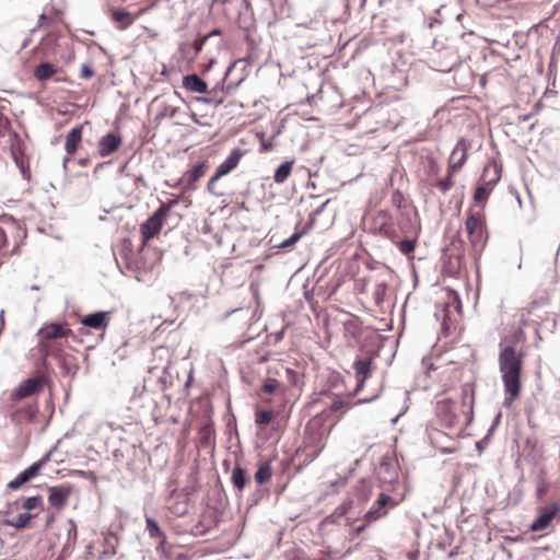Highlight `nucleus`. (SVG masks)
I'll use <instances>...</instances> for the list:
<instances>
[{"mask_svg":"<svg viewBox=\"0 0 560 560\" xmlns=\"http://www.w3.org/2000/svg\"><path fill=\"white\" fill-rule=\"evenodd\" d=\"M499 371L506 397L504 406H510L521 394L523 354L514 346L500 343L498 358Z\"/></svg>","mask_w":560,"mask_h":560,"instance_id":"obj_1","label":"nucleus"},{"mask_svg":"<svg viewBox=\"0 0 560 560\" xmlns=\"http://www.w3.org/2000/svg\"><path fill=\"white\" fill-rule=\"evenodd\" d=\"M405 499V487L398 485L389 488H382L377 499L372 506L366 511L364 520L368 524L373 523L385 515H387L390 509H394L400 504Z\"/></svg>","mask_w":560,"mask_h":560,"instance_id":"obj_2","label":"nucleus"},{"mask_svg":"<svg viewBox=\"0 0 560 560\" xmlns=\"http://www.w3.org/2000/svg\"><path fill=\"white\" fill-rule=\"evenodd\" d=\"M465 229L471 246L481 250L487 242L486 224L480 213H470L465 221Z\"/></svg>","mask_w":560,"mask_h":560,"instance_id":"obj_3","label":"nucleus"},{"mask_svg":"<svg viewBox=\"0 0 560 560\" xmlns=\"http://www.w3.org/2000/svg\"><path fill=\"white\" fill-rule=\"evenodd\" d=\"M436 411L447 427H454L460 418L459 405L450 398L438 401Z\"/></svg>","mask_w":560,"mask_h":560,"instance_id":"obj_4","label":"nucleus"},{"mask_svg":"<svg viewBox=\"0 0 560 560\" xmlns=\"http://www.w3.org/2000/svg\"><path fill=\"white\" fill-rule=\"evenodd\" d=\"M167 215L164 210H156L144 223L140 226V232L143 240L149 241L156 236L162 230Z\"/></svg>","mask_w":560,"mask_h":560,"instance_id":"obj_5","label":"nucleus"},{"mask_svg":"<svg viewBox=\"0 0 560 560\" xmlns=\"http://www.w3.org/2000/svg\"><path fill=\"white\" fill-rule=\"evenodd\" d=\"M374 229L393 243L397 242L398 235L387 212L381 211L377 213L374 218Z\"/></svg>","mask_w":560,"mask_h":560,"instance_id":"obj_6","label":"nucleus"},{"mask_svg":"<svg viewBox=\"0 0 560 560\" xmlns=\"http://www.w3.org/2000/svg\"><path fill=\"white\" fill-rule=\"evenodd\" d=\"M48 491H49V495H48L49 504L52 508L60 510L66 506L68 499L73 491V487L71 485L54 486V487H49Z\"/></svg>","mask_w":560,"mask_h":560,"instance_id":"obj_7","label":"nucleus"},{"mask_svg":"<svg viewBox=\"0 0 560 560\" xmlns=\"http://www.w3.org/2000/svg\"><path fill=\"white\" fill-rule=\"evenodd\" d=\"M44 385L42 377H32L23 381L12 394L14 400H20L38 393Z\"/></svg>","mask_w":560,"mask_h":560,"instance_id":"obj_8","label":"nucleus"},{"mask_svg":"<svg viewBox=\"0 0 560 560\" xmlns=\"http://www.w3.org/2000/svg\"><path fill=\"white\" fill-rule=\"evenodd\" d=\"M378 480L382 488L392 489L395 486L401 485L398 481V471L395 465L382 462L378 470Z\"/></svg>","mask_w":560,"mask_h":560,"instance_id":"obj_9","label":"nucleus"},{"mask_svg":"<svg viewBox=\"0 0 560 560\" xmlns=\"http://www.w3.org/2000/svg\"><path fill=\"white\" fill-rule=\"evenodd\" d=\"M560 506L557 503H553L544 510H541L539 516L532 523L530 529L533 532H541L545 530L552 522L555 516L559 513Z\"/></svg>","mask_w":560,"mask_h":560,"instance_id":"obj_10","label":"nucleus"},{"mask_svg":"<svg viewBox=\"0 0 560 560\" xmlns=\"http://www.w3.org/2000/svg\"><path fill=\"white\" fill-rule=\"evenodd\" d=\"M121 142V137L117 133L109 132L103 136L98 141V154L102 158L113 154L120 148Z\"/></svg>","mask_w":560,"mask_h":560,"instance_id":"obj_11","label":"nucleus"},{"mask_svg":"<svg viewBox=\"0 0 560 560\" xmlns=\"http://www.w3.org/2000/svg\"><path fill=\"white\" fill-rule=\"evenodd\" d=\"M71 334V330L63 324H48L38 330V336L43 340H51L67 337Z\"/></svg>","mask_w":560,"mask_h":560,"instance_id":"obj_12","label":"nucleus"},{"mask_svg":"<svg viewBox=\"0 0 560 560\" xmlns=\"http://www.w3.org/2000/svg\"><path fill=\"white\" fill-rule=\"evenodd\" d=\"M244 152L240 148H234L229 156L217 167V176H225L232 172L240 163Z\"/></svg>","mask_w":560,"mask_h":560,"instance_id":"obj_13","label":"nucleus"},{"mask_svg":"<svg viewBox=\"0 0 560 560\" xmlns=\"http://www.w3.org/2000/svg\"><path fill=\"white\" fill-rule=\"evenodd\" d=\"M57 448V445L50 450L47 454H45L38 462L33 463L30 467L24 469L18 476L26 483L32 478L36 477L40 469L49 462L54 451Z\"/></svg>","mask_w":560,"mask_h":560,"instance_id":"obj_14","label":"nucleus"},{"mask_svg":"<svg viewBox=\"0 0 560 560\" xmlns=\"http://www.w3.org/2000/svg\"><path fill=\"white\" fill-rule=\"evenodd\" d=\"M118 537L114 533H108L104 536L103 547L104 549L95 556L96 560H109L117 552Z\"/></svg>","mask_w":560,"mask_h":560,"instance_id":"obj_15","label":"nucleus"},{"mask_svg":"<svg viewBox=\"0 0 560 560\" xmlns=\"http://www.w3.org/2000/svg\"><path fill=\"white\" fill-rule=\"evenodd\" d=\"M81 324L94 329H105L109 324V316L107 312H95L84 316Z\"/></svg>","mask_w":560,"mask_h":560,"instance_id":"obj_16","label":"nucleus"},{"mask_svg":"<svg viewBox=\"0 0 560 560\" xmlns=\"http://www.w3.org/2000/svg\"><path fill=\"white\" fill-rule=\"evenodd\" d=\"M207 170V163L200 162L196 164L191 170L187 171L178 180L179 185H185L190 187L195 184L199 178H201Z\"/></svg>","mask_w":560,"mask_h":560,"instance_id":"obj_17","label":"nucleus"},{"mask_svg":"<svg viewBox=\"0 0 560 560\" xmlns=\"http://www.w3.org/2000/svg\"><path fill=\"white\" fill-rule=\"evenodd\" d=\"M467 149L463 141H459L451 153L448 167L451 171H458L465 163Z\"/></svg>","mask_w":560,"mask_h":560,"instance_id":"obj_18","label":"nucleus"},{"mask_svg":"<svg viewBox=\"0 0 560 560\" xmlns=\"http://www.w3.org/2000/svg\"><path fill=\"white\" fill-rule=\"evenodd\" d=\"M183 88L189 92L207 93L208 84L199 75L192 73L183 78Z\"/></svg>","mask_w":560,"mask_h":560,"instance_id":"obj_19","label":"nucleus"},{"mask_svg":"<svg viewBox=\"0 0 560 560\" xmlns=\"http://www.w3.org/2000/svg\"><path fill=\"white\" fill-rule=\"evenodd\" d=\"M81 139H82V127L77 126V127L72 128L66 137V142H65L66 152L68 154H73L75 152Z\"/></svg>","mask_w":560,"mask_h":560,"instance_id":"obj_20","label":"nucleus"},{"mask_svg":"<svg viewBox=\"0 0 560 560\" xmlns=\"http://www.w3.org/2000/svg\"><path fill=\"white\" fill-rule=\"evenodd\" d=\"M231 481L238 491H242L249 482V477L246 474V470L241 466H236L232 470Z\"/></svg>","mask_w":560,"mask_h":560,"instance_id":"obj_21","label":"nucleus"},{"mask_svg":"<svg viewBox=\"0 0 560 560\" xmlns=\"http://www.w3.org/2000/svg\"><path fill=\"white\" fill-rule=\"evenodd\" d=\"M372 362L370 359H359L353 363V369L360 376L358 388L362 386L370 374Z\"/></svg>","mask_w":560,"mask_h":560,"instance_id":"obj_22","label":"nucleus"},{"mask_svg":"<svg viewBox=\"0 0 560 560\" xmlns=\"http://www.w3.org/2000/svg\"><path fill=\"white\" fill-rule=\"evenodd\" d=\"M57 72V68L50 62H43L34 70V77L39 81L50 79Z\"/></svg>","mask_w":560,"mask_h":560,"instance_id":"obj_23","label":"nucleus"},{"mask_svg":"<svg viewBox=\"0 0 560 560\" xmlns=\"http://www.w3.org/2000/svg\"><path fill=\"white\" fill-rule=\"evenodd\" d=\"M293 161H285L280 164L273 175V179L277 184H282L287 180L292 171Z\"/></svg>","mask_w":560,"mask_h":560,"instance_id":"obj_24","label":"nucleus"},{"mask_svg":"<svg viewBox=\"0 0 560 560\" xmlns=\"http://www.w3.org/2000/svg\"><path fill=\"white\" fill-rule=\"evenodd\" d=\"M34 517L30 512L21 513L16 517L7 521V524L15 527L18 529H22L28 526L31 520Z\"/></svg>","mask_w":560,"mask_h":560,"instance_id":"obj_25","label":"nucleus"},{"mask_svg":"<svg viewBox=\"0 0 560 560\" xmlns=\"http://www.w3.org/2000/svg\"><path fill=\"white\" fill-rule=\"evenodd\" d=\"M272 476V469L269 464L260 465L255 472V480L259 485L267 483Z\"/></svg>","mask_w":560,"mask_h":560,"instance_id":"obj_26","label":"nucleus"},{"mask_svg":"<svg viewBox=\"0 0 560 560\" xmlns=\"http://www.w3.org/2000/svg\"><path fill=\"white\" fill-rule=\"evenodd\" d=\"M112 18L115 22L120 23V28L125 30L132 23V19L130 13L125 10H114L112 12Z\"/></svg>","mask_w":560,"mask_h":560,"instance_id":"obj_27","label":"nucleus"},{"mask_svg":"<svg viewBox=\"0 0 560 560\" xmlns=\"http://www.w3.org/2000/svg\"><path fill=\"white\" fill-rule=\"evenodd\" d=\"M387 289H388V284L385 281L377 282L374 285L373 298L377 305H381L384 302V300L386 298Z\"/></svg>","mask_w":560,"mask_h":560,"instance_id":"obj_28","label":"nucleus"},{"mask_svg":"<svg viewBox=\"0 0 560 560\" xmlns=\"http://www.w3.org/2000/svg\"><path fill=\"white\" fill-rule=\"evenodd\" d=\"M22 508L26 511L43 510V498L40 495H33L26 498L22 502Z\"/></svg>","mask_w":560,"mask_h":560,"instance_id":"obj_29","label":"nucleus"},{"mask_svg":"<svg viewBox=\"0 0 560 560\" xmlns=\"http://www.w3.org/2000/svg\"><path fill=\"white\" fill-rule=\"evenodd\" d=\"M145 530L150 538H155L162 535V530L155 520L152 517H145Z\"/></svg>","mask_w":560,"mask_h":560,"instance_id":"obj_30","label":"nucleus"},{"mask_svg":"<svg viewBox=\"0 0 560 560\" xmlns=\"http://www.w3.org/2000/svg\"><path fill=\"white\" fill-rule=\"evenodd\" d=\"M357 493L361 500H369L372 493V483L370 480H361L357 487Z\"/></svg>","mask_w":560,"mask_h":560,"instance_id":"obj_31","label":"nucleus"},{"mask_svg":"<svg viewBox=\"0 0 560 560\" xmlns=\"http://www.w3.org/2000/svg\"><path fill=\"white\" fill-rule=\"evenodd\" d=\"M281 383L273 377H267L261 386V390L266 394H273L280 389Z\"/></svg>","mask_w":560,"mask_h":560,"instance_id":"obj_32","label":"nucleus"},{"mask_svg":"<svg viewBox=\"0 0 560 560\" xmlns=\"http://www.w3.org/2000/svg\"><path fill=\"white\" fill-rule=\"evenodd\" d=\"M395 244H397L398 249L404 255H408V254L412 253L415 250V247H416V241L415 240H404V241H400V242L397 241Z\"/></svg>","mask_w":560,"mask_h":560,"instance_id":"obj_33","label":"nucleus"},{"mask_svg":"<svg viewBox=\"0 0 560 560\" xmlns=\"http://www.w3.org/2000/svg\"><path fill=\"white\" fill-rule=\"evenodd\" d=\"M454 172L455 171H451V168L448 167L447 176L438 183V187L440 188L441 191L446 192L454 186V182L452 179Z\"/></svg>","mask_w":560,"mask_h":560,"instance_id":"obj_34","label":"nucleus"},{"mask_svg":"<svg viewBox=\"0 0 560 560\" xmlns=\"http://www.w3.org/2000/svg\"><path fill=\"white\" fill-rule=\"evenodd\" d=\"M491 190H492L491 187L483 186V185L477 187V189L475 190V194H474V200L476 202L485 201L489 197Z\"/></svg>","mask_w":560,"mask_h":560,"instance_id":"obj_35","label":"nucleus"},{"mask_svg":"<svg viewBox=\"0 0 560 560\" xmlns=\"http://www.w3.org/2000/svg\"><path fill=\"white\" fill-rule=\"evenodd\" d=\"M273 412L271 410H259L256 412V423L267 424L272 420Z\"/></svg>","mask_w":560,"mask_h":560,"instance_id":"obj_36","label":"nucleus"},{"mask_svg":"<svg viewBox=\"0 0 560 560\" xmlns=\"http://www.w3.org/2000/svg\"><path fill=\"white\" fill-rule=\"evenodd\" d=\"M179 201V198L171 199L167 202H162L161 206L158 208L159 210H164L165 215H170L172 208H174Z\"/></svg>","mask_w":560,"mask_h":560,"instance_id":"obj_37","label":"nucleus"},{"mask_svg":"<svg viewBox=\"0 0 560 560\" xmlns=\"http://www.w3.org/2000/svg\"><path fill=\"white\" fill-rule=\"evenodd\" d=\"M301 233H294L292 234L289 238L284 240L280 245L279 247L280 248H287V247H290V246H293L300 238H301Z\"/></svg>","mask_w":560,"mask_h":560,"instance_id":"obj_38","label":"nucleus"},{"mask_svg":"<svg viewBox=\"0 0 560 560\" xmlns=\"http://www.w3.org/2000/svg\"><path fill=\"white\" fill-rule=\"evenodd\" d=\"M178 108L176 106L172 105H165L163 110L161 112V115L164 117L174 118L177 114Z\"/></svg>","mask_w":560,"mask_h":560,"instance_id":"obj_39","label":"nucleus"},{"mask_svg":"<svg viewBox=\"0 0 560 560\" xmlns=\"http://www.w3.org/2000/svg\"><path fill=\"white\" fill-rule=\"evenodd\" d=\"M94 75V70L89 65H83L81 67L80 77L81 79H91Z\"/></svg>","mask_w":560,"mask_h":560,"instance_id":"obj_40","label":"nucleus"},{"mask_svg":"<svg viewBox=\"0 0 560 560\" xmlns=\"http://www.w3.org/2000/svg\"><path fill=\"white\" fill-rule=\"evenodd\" d=\"M23 485H25V482L19 476H16L13 480H11L8 483L7 487L9 490L15 491L20 489Z\"/></svg>","mask_w":560,"mask_h":560,"instance_id":"obj_41","label":"nucleus"},{"mask_svg":"<svg viewBox=\"0 0 560 560\" xmlns=\"http://www.w3.org/2000/svg\"><path fill=\"white\" fill-rule=\"evenodd\" d=\"M207 39H208V36H203V37H200V38L196 39L192 43V46H194V49H195V55H198L201 51V49H202L205 43L207 42Z\"/></svg>","mask_w":560,"mask_h":560,"instance_id":"obj_42","label":"nucleus"},{"mask_svg":"<svg viewBox=\"0 0 560 560\" xmlns=\"http://www.w3.org/2000/svg\"><path fill=\"white\" fill-rule=\"evenodd\" d=\"M155 538L158 539L156 550L161 551V552H164L165 551V546H166V542H167L166 535L164 533H162L161 536H158Z\"/></svg>","mask_w":560,"mask_h":560,"instance_id":"obj_43","label":"nucleus"},{"mask_svg":"<svg viewBox=\"0 0 560 560\" xmlns=\"http://www.w3.org/2000/svg\"><path fill=\"white\" fill-rule=\"evenodd\" d=\"M221 178V176H217V172L214 173V175L209 179L208 182V190L209 192L215 195V196H220L221 194L220 192H215L214 191V184Z\"/></svg>","mask_w":560,"mask_h":560,"instance_id":"obj_44","label":"nucleus"},{"mask_svg":"<svg viewBox=\"0 0 560 560\" xmlns=\"http://www.w3.org/2000/svg\"><path fill=\"white\" fill-rule=\"evenodd\" d=\"M15 162H16V164H18V166H19V168L21 170V173H22L23 177H24L25 179L30 180V178H31V172H30V170L24 165V162H23L22 160L20 161V160H18V159H15Z\"/></svg>","mask_w":560,"mask_h":560,"instance_id":"obj_45","label":"nucleus"},{"mask_svg":"<svg viewBox=\"0 0 560 560\" xmlns=\"http://www.w3.org/2000/svg\"><path fill=\"white\" fill-rule=\"evenodd\" d=\"M197 101L198 102H202V103H207V104H213L214 106H219L223 102L222 98L215 100L213 97H208V96L197 97Z\"/></svg>","mask_w":560,"mask_h":560,"instance_id":"obj_46","label":"nucleus"},{"mask_svg":"<svg viewBox=\"0 0 560 560\" xmlns=\"http://www.w3.org/2000/svg\"><path fill=\"white\" fill-rule=\"evenodd\" d=\"M7 244V233L0 226V249L4 247Z\"/></svg>","mask_w":560,"mask_h":560,"instance_id":"obj_47","label":"nucleus"},{"mask_svg":"<svg viewBox=\"0 0 560 560\" xmlns=\"http://www.w3.org/2000/svg\"><path fill=\"white\" fill-rule=\"evenodd\" d=\"M280 369L290 378L291 377L293 378L296 375V373L293 370L289 369V368H284V366L280 365Z\"/></svg>","mask_w":560,"mask_h":560,"instance_id":"obj_48","label":"nucleus"},{"mask_svg":"<svg viewBox=\"0 0 560 560\" xmlns=\"http://www.w3.org/2000/svg\"><path fill=\"white\" fill-rule=\"evenodd\" d=\"M343 405V401L338 399V400H335L331 406H330V410L331 411H338Z\"/></svg>","mask_w":560,"mask_h":560,"instance_id":"obj_49","label":"nucleus"},{"mask_svg":"<svg viewBox=\"0 0 560 560\" xmlns=\"http://www.w3.org/2000/svg\"><path fill=\"white\" fill-rule=\"evenodd\" d=\"M46 20L47 15L45 13H42L38 18V27L43 26Z\"/></svg>","mask_w":560,"mask_h":560,"instance_id":"obj_50","label":"nucleus"},{"mask_svg":"<svg viewBox=\"0 0 560 560\" xmlns=\"http://www.w3.org/2000/svg\"><path fill=\"white\" fill-rule=\"evenodd\" d=\"M220 34V31L219 30H213L212 32H210L209 34H207L206 36L211 37L213 35H219Z\"/></svg>","mask_w":560,"mask_h":560,"instance_id":"obj_51","label":"nucleus"},{"mask_svg":"<svg viewBox=\"0 0 560 560\" xmlns=\"http://www.w3.org/2000/svg\"><path fill=\"white\" fill-rule=\"evenodd\" d=\"M261 145H262L264 151H268V150H270V148H271V144H270V143H265V142H262V144H261Z\"/></svg>","mask_w":560,"mask_h":560,"instance_id":"obj_52","label":"nucleus"},{"mask_svg":"<svg viewBox=\"0 0 560 560\" xmlns=\"http://www.w3.org/2000/svg\"><path fill=\"white\" fill-rule=\"evenodd\" d=\"M241 310H242V308H234V310H232V311L228 312V313H226V315H225V318H226V317H229L232 313L237 312V311H241Z\"/></svg>","mask_w":560,"mask_h":560,"instance_id":"obj_53","label":"nucleus"},{"mask_svg":"<svg viewBox=\"0 0 560 560\" xmlns=\"http://www.w3.org/2000/svg\"><path fill=\"white\" fill-rule=\"evenodd\" d=\"M500 418H501V413H498L495 419H494V424L499 423Z\"/></svg>","mask_w":560,"mask_h":560,"instance_id":"obj_54","label":"nucleus"},{"mask_svg":"<svg viewBox=\"0 0 560 560\" xmlns=\"http://www.w3.org/2000/svg\"><path fill=\"white\" fill-rule=\"evenodd\" d=\"M160 382L165 385L166 384V378L164 376H162V377H160Z\"/></svg>","mask_w":560,"mask_h":560,"instance_id":"obj_55","label":"nucleus"},{"mask_svg":"<svg viewBox=\"0 0 560 560\" xmlns=\"http://www.w3.org/2000/svg\"><path fill=\"white\" fill-rule=\"evenodd\" d=\"M282 336H283V331H280V332L278 334V336H277V339H281V338H282Z\"/></svg>","mask_w":560,"mask_h":560,"instance_id":"obj_56","label":"nucleus"},{"mask_svg":"<svg viewBox=\"0 0 560 560\" xmlns=\"http://www.w3.org/2000/svg\"><path fill=\"white\" fill-rule=\"evenodd\" d=\"M232 68H233V66H231V67L228 69L225 77H228V75H229V73L232 71Z\"/></svg>","mask_w":560,"mask_h":560,"instance_id":"obj_57","label":"nucleus"},{"mask_svg":"<svg viewBox=\"0 0 560 560\" xmlns=\"http://www.w3.org/2000/svg\"><path fill=\"white\" fill-rule=\"evenodd\" d=\"M327 202H328V201H326V202L322 206V208H320V209H317V211H316V212H317V213H319V212L322 211V209L325 207V205H326Z\"/></svg>","mask_w":560,"mask_h":560,"instance_id":"obj_58","label":"nucleus"},{"mask_svg":"<svg viewBox=\"0 0 560 560\" xmlns=\"http://www.w3.org/2000/svg\"><path fill=\"white\" fill-rule=\"evenodd\" d=\"M463 393H464V395L466 396V395H467V393H468V388H467V387H464Z\"/></svg>","mask_w":560,"mask_h":560,"instance_id":"obj_59","label":"nucleus"},{"mask_svg":"<svg viewBox=\"0 0 560 560\" xmlns=\"http://www.w3.org/2000/svg\"><path fill=\"white\" fill-rule=\"evenodd\" d=\"M365 526H366L365 524H364V525H362V526H360V527L358 528V532L363 530Z\"/></svg>","mask_w":560,"mask_h":560,"instance_id":"obj_60","label":"nucleus"},{"mask_svg":"<svg viewBox=\"0 0 560 560\" xmlns=\"http://www.w3.org/2000/svg\"><path fill=\"white\" fill-rule=\"evenodd\" d=\"M462 18H463V14H458L456 19H457V21H459Z\"/></svg>","mask_w":560,"mask_h":560,"instance_id":"obj_61","label":"nucleus"},{"mask_svg":"<svg viewBox=\"0 0 560 560\" xmlns=\"http://www.w3.org/2000/svg\"><path fill=\"white\" fill-rule=\"evenodd\" d=\"M32 289L33 290H38V287L37 285H33Z\"/></svg>","mask_w":560,"mask_h":560,"instance_id":"obj_62","label":"nucleus"}]
</instances>
